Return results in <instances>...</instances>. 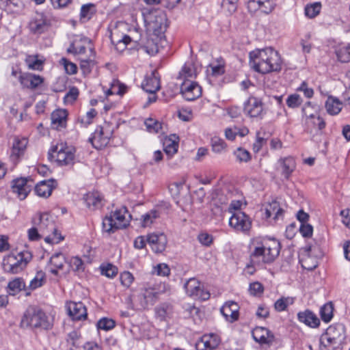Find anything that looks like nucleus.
<instances>
[{
    "mask_svg": "<svg viewBox=\"0 0 350 350\" xmlns=\"http://www.w3.org/2000/svg\"><path fill=\"white\" fill-rule=\"evenodd\" d=\"M250 64L255 71L266 74L280 71L282 68V59L277 51L268 47L251 51Z\"/></svg>",
    "mask_w": 350,
    "mask_h": 350,
    "instance_id": "obj_1",
    "label": "nucleus"
},
{
    "mask_svg": "<svg viewBox=\"0 0 350 350\" xmlns=\"http://www.w3.org/2000/svg\"><path fill=\"white\" fill-rule=\"evenodd\" d=\"M144 21L147 23L148 30L152 31L153 36L156 38L148 40L143 48L147 53L153 55L159 51L158 42H161L165 38L167 18L165 13L155 10L144 16Z\"/></svg>",
    "mask_w": 350,
    "mask_h": 350,
    "instance_id": "obj_2",
    "label": "nucleus"
},
{
    "mask_svg": "<svg viewBox=\"0 0 350 350\" xmlns=\"http://www.w3.org/2000/svg\"><path fill=\"white\" fill-rule=\"evenodd\" d=\"M280 243L275 239H264L254 247L250 258L253 263H271L280 253Z\"/></svg>",
    "mask_w": 350,
    "mask_h": 350,
    "instance_id": "obj_3",
    "label": "nucleus"
},
{
    "mask_svg": "<svg viewBox=\"0 0 350 350\" xmlns=\"http://www.w3.org/2000/svg\"><path fill=\"white\" fill-rule=\"evenodd\" d=\"M23 327L50 329L53 327V319L48 317L42 310L31 308L24 314L21 322Z\"/></svg>",
    "mask_w": 350,
    "mask_h": 350,
    "instance_id": "obj_4",
    "label": "nucleus"
},
{
    "mask_svg": "<svg viewBox=\"0 0 350 350\" xmlns=\"http://www.w3.org/2000/svg\"><path fill=\"white\" fill-rule=\"evenodd\" d=\"M131 215L125 207L111 212L103 220V230L107 233H113L118 229L126 228L130 221Z\"/></svg>",
    "mask_w": 350,
    "mask_h": 350,
    "instance_id": "obj_5",
    "label": "nucleus"
},
{
    "mask_svg": "<svg viewBox=\"0 0 350 350\" xmlns=\"http://www.w3.org/2000/svg\"><path fill=\"white\" fill-rule=\"evenodd\" d=\"M31 254L24 250L16 254H11L3 259L2 267L7 273H18L21 271L31 260Z\"/></svg>",
    "mask_w": 350,
    "mask_h": 350,
    "instance_id": "obj_6",
    "label": "nucleus"
},
{
    "mask_svg": "<svg viewBox=\"0 0 350 350\" xmlns=\"http://www.w3.org/2000/svg\"><path fill=\"white\" fill-rule=\"evenodd\" d=\"M32 223L33 226L38 227L42 234H45L50 232L53 234V237L51 238L49 237H46L45 238L46 242L49 243L55 241L57 243L59 241L63 239L62 237L59 236V234L55 228L54 221L48 213H44L35 215L33 218Z\"/></svg>",
    "mask_w": 350,
    "mask_h": 350,
    "instance_id": "obj_7",
    "label": "nucleus"
},
{
    "mask_svg": "<svg viewBox=\"0 0 350 350\" xmlns=\"http://www.w3.org/2000/svg\"><path fill=\"white\" fill-rule=\"evenodd\" d=\"M75 150L66 143H58L53 146L49 155L54 159L60 166L71 165L74 163Z\"/></svg>",
    "mask_w": 350,
    "mask_h": 350,
    "instance_id": "obj_8",
    "label": "nucleus"
},
{
    "mask_svg": "<svg viewBox=\"0 0 350 350\" xmlns=\"http://www.w3.org/2000/svg\"><path fill=\"white\" fill-rule=\"evenodd\" d=\"M198 75L197 68L192 62H186L183 66L176 79V86L180 88H201L195 81Z\"/></svg>",
    "mask_w": 350,
    "mask_h": 350,
    "instance_id": "obj_9",
    "label": "nucleus"
},
{
    "mask_svg": "<svg viewBox=\"0 0 350 350\" xmlns=\"http://www.w3.org/2000/svg\"><path fill=\"white\" fill-rule=\"evenodd\" d=\"M113 135V131L109 125L98 126L89 137L88 141L96 149H102L107 146Z\"/></svg>",
    "mask_w": 350,
    "mask_h": 350,
    "instance_id": "obj_10",
    "label": "nucleus"
},
{
    "mask_svg": "<svg viewBox=\"0 0 350 350\" xmlns=\"http://www.w3.org/2000/svg\"><path fill=\"white\" fill-rule=\"evenodd\" d=\"M186 293L195 299L207 300L210 297V293L204 291L199 280L195 278L189 279L184 285Z\"/></svg>",
    "mask_w": 350,
    "mask_h": 350,
    "instance_id": "obj_11",
    "label": "nucleus"
},
{
    "mask_svg": "<svg viewBox=\"0 0 350 350\" xmlns=\"http://www.w3.org/2000/svg\"><path fill=\"white\" fill-rule=\"evenodd\" d=\"M244 113L250 118L262 119L265 114L262 101L255 97H250L244 105Z\"/></svg>",
    "mask_w": 350,
    "mask_h": 350,
    "instance_id": "obj_12",
    "label": "nucleus"
},
{
    "mask_svg": "<svg viewBox=\"0 0 350 350\" xmlns=\"http://www.w3.org/2000/svg\"><path fill=\"white\" fill-rule=\"evenodd\" d=\"M229 225L237 231L245 232L251 228L252 221L243 212L237 211L230 217Z\"/></svg>",
    "mask_w": 350,
    "mask_h": 350,
    "instance_id": "obj_13",
    "label": "nucleus"
},
{
    "mask_svg": "<svg viewBox=\"0 0 350 350\" xmlns=\"http://www.w3.org/2000/svg\"><path fill=\"white\" fill-rule=\"evenodd\" d=\"M27 145V137L16 136L14 138L10 153V159L14 163H17L24 156Z\"/></svg>",
    "mask_w": 350,
    "mask_h": 350,
    "instance_id": "obj_14",
    "label": "nucleus"
},
{
    "mask_svg": "<svg viewBox=\"0 0 350 350\" xmlns=\"http://www.w3.org/2000/svg\"><path fill=\"white\" fill-rule=\"evenodd\" d=\"M90 48L94 50L90 40L87 38H80L75 39L72 42L68 49V52L78 55L79 58L86 57L88 54H90Z\"/></svg>",
    "mask_w": 350,
    "mask_h": 350,
    "instance_id": "obj_15",
    "label": "nucleus"
},
{
    "mask_svg": "<svg viewBox=\"0 0 350 350\" xmlns=\"http://www.w3.org/2000/svg\"><path fill=\"white\" fill-rule=\"evenodd\" d=\"M50 26L49 21L43 13H36L29 23V28L34 34H41L46 31Z\"/></svg>",
    "mask_w": 350,
    "mask_h": 350,
    "instance_id": "obj_16",
    "label": "nucleus"
},
{
    "mask_svg": "<svg viewBox=\"0 0 350 350\" xmlns=\"http://www.w3.org/2000/svg\"><path fill=\"white\" fill-rule=\"evenodd\" d=\"M146 241L155 253L163 252L167 245V237L163 233H151L147 236Z\"/></svg>",
    "mask_w": 350,
    "mask_h": 350,
    "instance_id": "obj_17",
    "label": "nucleus"
},
{
    "mask_svg": "<svg viewBox=\"0 0 350 350\" xmlns=\"http://www.w3.org/2000/svg\"><path fill=\"white\" fill-rule=\"evenodd\" d=\"M224 72V62L223 59H217L215 61L210 63L206 69V79L208 81V84L214 85L213 79L222 75Z\"/></svg>",
    "mask_w": 350,
    "mask_h": 350,
    "instance_id": "obj_18",
    "label": "nucleus"
},
{
    "mask_svg": "<svg viewBox=\"0 0 350 350\" xmlns=\"http://www.w3.org/2000/svg\"><path fill=\"white\" fill-rule=\"evenodd\" d=\"M254 340L261 345H271L274 340V335L268 329L256 327L252 332Z\"/></svg>",
    "mask_w": 350,
    "mask_h": 350,
    "instance_id": "obj_19",
    "label": "nucleus"
},
{
    "mask_svg": "<svg viewBox=\"0 0 350 350\" xmlns=\"http://www.w3.org/2000/svg\"><path fill=\"white\" fill-rule=\"evenodd\" d=\"M302 121L305 131L310 134H312L314 131L321 133L326 125L324 120L319 114Z\"/></svg>",
    "mask_w": 350,
    "mask_h": 350,
    "instance_id": "obj_20",
    "label": "nucleus"
},
{
    "mask_svg": "<svg viewBox=\"0 0 350 350\" xmlns=\"http://www.w3.org/2000/svg\"><path fill=\"white\" fill-rule=\"evenodd\" d=\"M12 188L13 193H16L21 200H23L30 192L31 186L28 185L26 178H21L13 181Z\"/></svg>",
    "mask_w": 350,
    "mask_h": 350,
    "instance_id": "obj_21",
    "label": "nucleus"
},
{
    "mask_svg": "<svg viewBox=\"0 0 350 350\" xmlns=\"http://www.w3.org/2000/svg\"><path fill=\"white\" fill-rule=\"evenodd\" d=\"M69 315L73 320L85 319L87 310L82 302L70 301L67 305Z\"/></svg>",
    "mask_w": 350,
    "mask_h": 350,
    "instance_id": "obj_22",
    "label": "nucleus"
},
{
    "mask_svg": "<svg viewBox=\"0 0 350 350\" xmlns=\"http://www.w3.org/2000/svg\"><path fill=\"white\" fill-rule=\"evenodd\" d=\"M239 306L234 301H228L221 307L220 311L229 322H234L239 318Z\"/></svg>",
    "mask_w": 350,
    "mask_h": 350,
    "instance_id": "obj_23",
    "label": "nucleus"
},
{
    "mask_svg": "<svg viewBox=\"0 0 350 350\" xmlns=\"http://www.w3.org/2000/svg\"><path fill=\"white\" fill-rule=\"evenodd\" d=\"M297 319L300 323L312 328H316L320 325L319 319L313 312L309 310L299 312Z\"/></svg>",
    "mask_w": 350,
    "mask_h": 350,
    "instance_id": "obj_24",
    "label": "nucleus"
},
{
    "mask_svg": "<svg viewBox=\"0 0 350 350\" xmlns=\"http://www.w3.org/2000/svg\"><path fill=\"white\" fill-rule=\"evenodd\" d=\"M44 80L42 77L32 73L20 75V82L24 88H38L43 84Z\"/></svg>",
    "mask_w": 350,
    "mask_h": 350,
    "instance_id": "obj_25",
    "label": "nucleus"
},
{
    "mask_svg": "<svg viewBox=\"0 0 350 350\" xmlns=\"http://www.w3.org/2000/svg\"><path fill=\"white\" fill-rule=\"evenodd\" d=\"M159 295V291L154 286H145L142 290V297L144 301H142V306L145 308L148 305H153L157 300Z\"/></svg>",
    "mask_w": 350,
    "mask_h": 350,
    "instance_id": "obj_26",
    "label": "nucleus"
},
{
    "mask_svg": "<svg viewBox=\"0 0 350 350\" xmlns=\"http://www.w3.org/2000/svg\"><path fill=\"white\" fill-rule=\"evenodd\" d=\"M55 188V181L53 179L42 180L35 186V193L37 196L46 198H49Z\"/></svg>",
    "mask_w": 350,
    "mask_h": 350,
    "instance_id": "obj_27",
    "label": "nucleus"
},
{
    "mask_svg": "<svg viewBox=\"0 0 350 350\" xmlns=\"http://www.w3.org/2000/svg\"><path fill=\"white\" fill-rule=\"evenodd\" d=\"M68 113L65 109H57L51 116V126L57 130L65 128Z\"/></svg>",
    "mask_w": 350,
    "mask_h": 350,
    "instance_id": "obj_28",
    "label": "nucleus"
},
{
    "mask_svg": "<svg viewBox=\"0 0 350 350\" xmlns=\"http://www.w3.org/2000/svg\"><path fill=\"white\" fill-rule=\"evenodd\" d=\"M86 206L91 210L100 208L103 205V198L98 191L88 193L84 198Z\"/></svg>",
    "mask_w": 350,
    "mask_h": 350,
    "instance_id": "obj_29",
    "label": "nucleus"
},
{
    "mask_svg": "<svg viewBox=\"0 0 350 350\" xmlns=\"http://www.w3.org/2000/svg\"><path fill=\"white\" fill-rule=\"evenodd\" d=\"M45 62V58L38 54L27 55L25 62L29 69L34 70H42Z\"/></svg>",
    "mask_w": 350,
    "mask_h": 350,
    "instance_id": "obj_30",
    "label": "nucleus"
},
{
    "mask_svg": "<svg viewBox=\"0 0 350 350\" xmlns=\"http://www.w3.org/2000/svg\"><path fill=\"white\" fill-rule=\"evenodd\" d=\"M95 52L94 50H92L90 48V54H88L86 57H79L80 68L84 75L90 73L92 68L94 66L95 62Z\"/></svg>",
    "mask_w": 350,
    "mask_h": 350,
    "instance_id": "obj_31",
    "label": "nucleus"
},
{
    "mask_svg": "<svg viewBox=\"0 0 350 350\" xmlns=\"http://www.w3.org/2000/svg\"><path fill=\"white\" fill-rule=\"evenodd\" d=\"M163 148L165 154L170 158L178 151V137L176 135H171L165 138L163 142Z\"/></svg>",
    "mask_w": 350,
    "mask_h": 350,
    "instance_id": "obj_32",
    "label": "nucleus"
},
{
    "mask_svg": "<svg viewBox=\"0 0 350 350\" xmlns=\"http://www.w3.org/2000/svg\"><path fill=\"white\" fill-rule=\"evenodd\" d=\"M342 103L340 100L334 96H328L325 102L327 112L332 116L337 115L342 109Z\"/></svg>",
    "mask_w": 350,
    "mask_h": 350,
    "instance_id": "obj_33",
    "label": "nucleus"
},
{
    "mask_svg": "<svg viewBox=\"0 0 350 350\" xmlns=\"http://www.w3.org/2000/svg\"><path fill=\"white\" fill-rule=\"evenodd\" d=\"M200 344H202L204 346V349L202 350H213L219 345V339L217 335L213 334L204 335L199 345Z\"/></svg>",
    "mask_w": 350,
    "mask_h": 350,
    "instance_id": "obj_34",
    "label": "nucleus"
},
{
    "mask_svg": "<svg viewBox=\"0 0 350 350\" xmlns=\"http://www.w3.org/2000/svg\"><path fill=\"white\" fill-rule=\"evenodd\" d=\"M280 163L282 169V174L286 178H288L296 167L295 159L291 157H288L281 159Z\"/></svg>",
    "mask_w": 350,
    "mask_h": 350,
    "instance_id": "obj_35",
    "label": "nucleus"
},
{
    "mask_svg": "<svg viewBox=\"0 0 350 350\" xmlns=\"http://www.w3.org/2000/svg\"><path fill=\"white\" fill-rule=\"evenodd\" d=\"M283 212L284 211L280 207L278 202L273 201L266 206L265 217L269 218L273 216V219L276 220L282 217Z\"/></svg>",
    "mask_w": 350,
    "mask_h": 350,
    "instance_id": "obj_36",
    "label": "nucleus"
},
{
    "mask_svg": "<svg viewBox=\"0 0 350 350\" xmlns=\"http://www.w3.org/2000/svg\"><path fill=\"white\" fill-rule=\"evenodd\" d=\"M50 262L54 267L51 269V273L57 275L58 270L62 269L66 263V258L62 253L55 254L51 257Z\"/></svg>",
    "mask_w": 350,
    "mask_h": 350,
    "instance_id": "obj_37",
    "label": "nucleus"
},
{
    "mask_svg": "<svg viewBox=\"0 0 350 350\" xmlns=\"http://www.w3.org/2000/svg\"><path fill=\"white\" fill-rule=\"evenodd\" d=\"M161 88L160 77L159 73L154 70L150 75H147L142 83L141 88Z\"/></svg>",
    "mask_w": 350,
    "mask_h": 350,
    "instance_id": "obj_38",
    "label": "nucleus"
},
{
    "mask_svg": "<svg viewBox=\"0 0 350 350\" xmlns=\"http://www.w3.org/2000/svg\"><path fill=\"white\" fill-rule=\"evenodd\" d=\"M211 150L216 154H224L227 151L228 145L226 142L218 137H213L211 139Z\"/></svg>",
    "mask_w": 350,
    "mask_h": 350,
    "instance_id": "obj_39",
    "label": "nucleus"
},
{
    "mask_svg": "<svg viewBox=\"0 0 350 350\" xmlns=\"http://www.w3.org/2000/svg\"><path fill=\"white\" fill-rule=\"evenodd\" d=\"M23 289L26 290L25 283L21 278H16L8 283V292L10 295H14Z\"/></svg>",
    "mask_w": 350,
    "mask_h": 350,
    "instance_id": "obj_40",
    "label": "nucleus"
},
{
    "mask_svg": "<svg viewBox=\"0 0 350 350\" xmlns=\"http://www.w3.org/2000/svg\"><path fill=\"white\" fill-rule=\"evenodd\" d=\"M96 6L93 3L84 4L81 8L80 18L83 22H86L92 18L96 14Z\"/></svg>",
    "mask_w": 350,
    "mask_h": 350,
    "instance_id": "obj_41",
    "label": "nucleus"
},
{
    "mask_svg": "<svg viewBox=\"0 0 350 350\" xmlns=\"http://www.w3.org/2000/svg\"><path fill=\"white\" fill-rule=\"evenodd\" d=\"M233 156L236 159V161L238 163H248L252 160V154L246 149L242 147L237 148L232 152Z\"/></svg>",
    "mask_w": 350,
    "mask_h": 350,
    "instance_id": "obj_42",
    "label": "nucleus"
},
{
    "mask_svg": "<svg viewBox=\"0 0 350 350\" xmlns=\"http://www.w3.org/2000/svg\"><path fill=\"white\" fill-rule=\"evenodd\" d=\"M80 334L75 330L70 332L66 338L68 350H77L80 347Z\"/></svg>",
    "mask_w": 350,
    "mask_h": 350,
    "instance_id": "obj_43",
    "label": "nucleus"
},
{
    "mask_svg": "<svg viewBox=\"0 0 350 350\" xmlns=\"http://www.w3.org/2000/svg\"><path fill=\"white\" fill-rule=\"evenodd\" d=\"M159 217V212L156 210H152L145 213L141 217L142 226L144 228L150 226Z\"/></svg>",
    "mask_w": 350,
    "mask_h": 350,
    "instance_id": "obj_44",
    "label": "nucleus"
},
{
    "mask_svg": "<svg viewBox=\"0 0 350 350\" xmlns=\"http://www.w3.org/2000/svg\"><path fill=\"white\" fill-rule=\"evenodd\" d=\"M117 91H113V89H107L105 92V96L108 101L118 103L120 99L126 92L127 89H116Z\"/></svg>",
    "mask_w": 350,
    "mask_h": 350,
    "instance_id": "obj_45",
    "label": "nucleus"
},
{
    "mask_svg": "<svg viewBox=\"0 0 350 350\" xmlns=\"http://www.w3.org/2000/svg\"><path fill=\"white\" fill-rule=\"evenodd\" d=\"M183 97L189 101L194 100L201 96L202 89H179Z\"/></svg>",
    "mask_w": 350,
    "mask_h": 350,
    "instance_id": "obj_46",
    "label": "nucleus"
},
{
    "mask_svg": "<svg viewBox=\"0 0 350 350\" xmlns=\"http://www.w3.org/2000/svg\"><path fill=\"white\" fill-rule=\"evenodd\" d=\"M326 332L327 335L332 338V340L338 342L341 340L340 338L344 332V327L342 325H330Z\"/></svg>",
    "mask_w": 350,
    "mask_h": 350,
    "instance_id": "obj_47",
    "label": "nucleus"
},
{
    "mask_svg": "<svg viewBox=\"0 0 350 350\" xmlns=\"http://www.w3.org/2000/svg\"><path fill=\"white\" fill-rule=\"evenodd\" d=\"M45 282V273L42 271H37L34 278L30 281L28 288L33 291L41 287Z\"/></svg>",
    "mask_w": 350,
    "mask_h": 350,
    "instance_id": "obj_48",
    "label": "nucleus"
},
{
    "mask_svg": "<svg viewBox=\"0 0 350 350\" xmlns=\"http://www.w3.org/2000/svg\"><path fill=\"white\" fill-rule=\"evenodd\" d=\"M144 123L147 131L150 133H159V132H163V124L157 120L148 118L145 120Z\"/></svg>",
    "mask_w": 350,
    "mask_h": 350,
    "instance_id": "obj_49",
    "label": "nucleus"
},
{
    "mask_svg": "<svg viewBox=\"0 0 350 350\" xmlns=\"http://www.w3.org/2000/svg\"><path fill=\"white\" fill-rule=\"evenodd\" d=\"M333 305L331 303L323 305L320 310L321 319L325 323L329 322L333 317Z\"/></svg>",
    "mask_w": 350,
    "mask_h": 350,
    "instance_id": "obj_50",
    "label": "nucleus"
},
{
    "mask_svg": "<svg viewBox=\"0 0 350 350\" xmlns=\"http://www.w3.org/2000/svg\"><path fill=\"white\" fill-rule=\"evenodd\" d=\"M338 60L341 62H349L350 61V44L342 46L336 50Z\"/></svg>",
    "mask_w": 350,
    "mask_h": 350,
    "instance_id": "obj_51",
    "label": "nucleus"
},
{
    "mask_svg": "<svg viewBox=\"0 0 350 350\" xmlns=\"http://www.w3.org/2000/svg\"><path fill=\"white\" fill-rule=\"evenodd\" d=\"M101 274L109 278H113L118 274V268L112 264L108 263L100 266Z\"/></svg>",
    "mask_w": 350,
    "mask_h": 350,
    "instance_id": "obj_52",
    "label": "nucleus"
},
{
    "mask_svg": "<svg viewBox=\"0 0 350 350\" xmlns=\"http://www.w3.org/2000/svg\"><path fill=\"white\" fill-rule=\"evenodd\" d=\"M293 301L294 300L292 297H282L275 302L274 308L278 312L284 311L288 306L292 304Z\"/></svg>",
    "mask_w": 350,
    "mask_h": 350,
    "instance_id": "obj_53",
    "label": "nucleus"
},
{
    "mask_svg": "<svg viewBox=\"0 0 350 350\" xmlns=\"http://www.w3.org/2000/svg\"><path fill=\"white\" fill-rule=\"evenodd\" d=\"M321 8V4L319 2L307 5L305 8V14L309 18H314L319 14Z\"/></svg>",
    "mask_w": 350,
    "mask_h": 350,
    "instance_id": "obj_54",
    "label": "nucleus"
},
{
    "mask_svg": "<svg viewBox=\"0 0 350 350\" xmlns=\"http://www.w3.org/2000/svg\"><path fill=\"white\" fill-rule=\"evenodd\" d=\"M116 323L113 319L106 317L100 319L96 323V327L98 329H103L105 331L113 329Z\"/></svg>",
    "mask_w": 350,
    "mask_h": 350,
    "instance_id": "obj_55",
    "label": "nucleus"
},
{
    "mask_svg": "<svg viewBox=\"0 0 350 350\" xmlns=\"http://www.w3.org/2000/svg\"><path fill=\"white\" fill-rule=\"evenodd\" d=\"M302 120H304L310 118H313V116L318 115V113L317 110L311 106L310 103L308 102L304 106L302 109Z\"/></svg>",
    "mask_w": 350,
    "mask_h": 350,
    "instance_id": "obj_56",
    "label": "nucleus"
},
{
    "mask_svg": "<svg viewBox=\"0 0 350 350\" xmlns=\"http://www.w3.org/2000/svg\"><path fill=\"white\" fill-rule=\"evenodd\" d=\"M96 115L97 111L94 109H91L84 116H81L80 119L81 123L84 126L90 124Z\"/></svg>",
    "mask_w": 350,
    "mask_h": 350,
    "instance_id": "obj_57",
    "label": "nucleus"
},
{
    "mask_svg": "<svg viewBox=\"0 0 350 350\" xmlns=\"http://www.w3.org/2000/svg\"><path fill=\"white\" fill-rule=\"evenodd\" d=\"M275 3L273 0H260V10L265 14H269L274 9Z\"/></svg>",
    "mask_w": 350,
    "mask_h": 350,
    "instance_id": "obj_58",
    "label": "nucleus"
},
{
    "mask_svg": "<svg viewBox=\"0 0 350 350\" xmlns=\"http://www.w3.org/2000/svg\"><path fill=\"white\" fill-rule=\"evenodd\" d=\"M78 96V89H70L64 98V102L66 105H72L77 100Z\"/></svg>",
    "mask_w": 350,
    "mask_h": 350,
    "instance_id": "obj_59",
    "label": "nucleus"
},
{
    "mask_svg": "<svg viewBox=\"0 0 350 350\" xmlns=\"http://www.w3.org/2000/svg\"><path fill=\"white\" fill-rule=\"evenodd\" d=\"M121 284L125 287H129L134 281L133 274L129 271H124L120 274Z\"/></svg>",
    "mask_w": 350,
    "mask_h": 350,
    "instance_id": "obj_60",
    "label": "nucleus"
},
{
    "mask_svg": "<svg viewBox=\"0 0 350 350\" xmlns=\"http://www.w3.org/2000/svg\"><path fill=\"white\" fill-rule=\"evenodd\" d=\"M170 269L169 267L165 263H160L154 267L153 273L157 275L166 276L170 274Z\"/></svg>",
    "mask_w": 350,
    "mask_h": 350,
    "instance_id": "obj_61",
    "label": "nucleus"
},
{
    "mask_svg": "<svg viewBox=\"0 0 350 350\" xmlns=\"http://www.w3.org/2000/svg\"><path fill=\"white\" fill-rule=\"evenodd\" d=\"M70 265L71 268L75 271H81L84 269V265L83 260L78 256L72 257L70 259Z\"/></svg>",
    "mask_w": 350,
    "mask_h": 350,
    "instance_id": "obj_62",
    "label": "nucleus"
},
{
    "mask_svg": "<svg viewBox=\"0 0 350 350\" xmlns=\"http://www.w3.org/2000/svg\"><path fill=\"white\" fill-rule=\"evenodd\" d=\"M301 98L297 94L290 95L286 100L287 105L292 108L298 107L301 105Z\"/></svg>",
    "mask_w": 350,
    "mask_h": 350,
    "instance_id": "obj_63",
    "label": "nucleus"
},
{
    "mask_svg": "<svg viewBox=\"0 0 350 350\" xmlns=\"http://www.w3.org/2000/svg\"><path fill=\"white\" fill-rule=\"evenodd\" d=\"M263 286L258 282L250 284L249 287V292L250 295L254 296H258L261 295L263 292Z\"/></svg>",
    "mask_w": 350,
    "mask_h": 350,
    "instance_id": "obj_64",
    "label": "nucleus"
}]
</instances>
